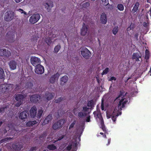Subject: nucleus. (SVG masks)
Instances as JSON below:
<instances>
[{"instance_id":"1","label":"nucleus","mask_w":151,"mask_h":151,"mask_svg":"<svg viewBox=\"0 0 151 151\" xmlns=\"http://www.w3.org/2000/svg\"><path fill=\"white\" fill-rule=\"evenodd\" d=\"M128 100H124V99H122L119 102V103L117 107H115L114 110L112 114L111 115L109 118L112 117V119L113 122H115L116 120V118L119 115H121L122 112L121 111L122 110V108L124 107L125 105L128 102Z\"/></svg>"},{"instance_id":"2","label":"nucleus","mask_w":151,"mask_h":151,"mask_svg":"<svg viewBox=\"0 0 151 151\" xmlns=\"http://www.w3.org/2000/svg\"><path fill=\"white\" fill-rule=\"evenodd\" d=\"M14 88V85L12 84L3 85L0 86V91L5 94L11 92Z\"/></svg>"},{"instance_id":"3","label":"nucleus","mask_w":151,"mask_h":151,"mask_svg":"<svg viewBox=\"0 0 151 151\" xmlns=\"http://www.w3.org/2000/svg\"><path fill=\"white\" fill-rule=\"evenodd\" d=\"M25 97L22 94H17L15 95L14 98L17 101L15 104L16 107H19L21 106L23 103Z\"/></svg>"},{"instance_id":"4","label":"nucleus","mask_w":151,"mask_h":151,"mask_svg":"<svg viewBox=\"0 0 151 151\" xmlns=\"http://www.w3.org/2000/svg\"><path fill=\"white\" fill-rule=\"evenodd\" d=\"M11 55V53L10 51L5 49H0V56L4 57V60L8 59Z\"/></svg>"},{"instance_id":"5","label":"nucleus","mask_w":151,"mask_h":151,"mask_svg":"<svg viewBox=\"0 0 151 151\" xmlns=\"http://www.w3.org/2000/svg\"><path fill=\"white\" fill-rule=\"evenodd\" d=\"M14 12L12 11H9L6 12L4 14V20L6 22L11 21L14 18Z\"/></svg>"},{"instance_id":"6","label":"nucleus","mask_w":151,"mask_h":151,"mask_svg":"<svg viewBox=\"0 0 151 151\" xmlns=\"http://www.w3.org/2000/svg\"><path fill=\"white\" fill-rule=\"evenodd\" d=\"M81 54L86 59H88L91 55V53L86 47L82 48L81 50Z\"/></svg>"},{"instance_id":"7","label":"nucleus","mask_w":151,"mask_h":151,"mask_svg":"<svg viewBox=\"0 0 151 151\" xmlns=\"http://www.w3.org/2000/svg\"><path fill=\"white\" fill-rule=\"evenodd\" d=\"M40 18V15L39 14H34L30 17L29 22L32 24H34L39 21Z\"/></svg>"},{"instance_id":"8","label":"nucleus","mask_w":151,"mask_h":151,"mask_svg":"<svg viewBox=\"0 0 151 151\" xmlns=\"http://www.w3.org/2000/svg\"><path fill=\"white\" fill-rule=\"evenodd\" d=\"M40 96L37 94H35L32 95L30 98V100L32 103L36 104L39 102L40 99Z\"/></svg>"},{"instance_id":"9","label":"nucleus","mask_w":151,"mask_h":151,"mask_svg":"<svg viewBox=\"0 0 151 151\" xmlns=\"http://www.w3.org/2000/svg\"><path fill=\"white\" fill-rule=\"evenodd\" d=\"M23 144L21 142H18L13 143L12 146L13 149L15 151H19L23 147Z\"/></svg>"},{"instance_id":"10","label":"nucleus","mask_w":151,"mask_h":151,"mask_svg":"<svg viewBox=\"0 0 151 151\" xmlns=\"http://www.w3.org/2000/svg\"><path fill=\"white\" fill-rule=\"evenodd\" d=\"M15 33L14 32L11 31H9L6 34V36L8 38V41L10 42H14L15 40Z\"/></svg>"},{"instance_id":"11","label":"nucleus","mask_w":151,"mask_h":151,"mask_svg":"<svg viewBox=\"0 0 151 151\" xmlns=\"http://www.w3.org/2000/svg\"><path fill=\"white\" fill-rule=\"evenodd\" d=\"M31 63L34 66H35L40 65L41 63L40 59L35 56H32L30 58Z\"/></svg>"},{"instance_id":"12","label":"nucleus","mask_w":151,"mask_h":151,"mask_svg":"<svg viewBox=\"0 0 151 151\" xmlns=\"http://www.w3.org/2000/svg\"><path fill=\"white\" fill-rule=\"evenodd\" d=\"M35 71V73L38 74H42L44 72V68L43 66L40 64L36 66Z\"/></svg>"},{"instance_id":"13","label":"nucleus","mask_w":151,"mask_h":151,"mask_svg":"<svg viewBox=\"0 0 151 151\" xmlns=\"http://www.w3.org/2000/svg\"><path fill=\"white\" fill-rule=\"evenodd\" d=\"M88 25L83 23L81 30V36H84L86 35L88 32Z\"/></svg>"},{"instance_id":"14","label":"nucleus","mask_w":151,"mask_h":151,"mask_svg":"<svg viewBox=\"0 0 151 151\" xmlns=\"http://www.w3.org/2000/svg\"><path fill=\"white\" fill-rule=\"evenodd\" d=\"M60 75L58 73H57L52 75L49 78V81L52 84L54 83L56 81V80H58Z\"/></svg>"},{"instance_id":"15","label":"nucleus","mask_w":151,"mask_h":151,"mask_svg":"<svg viewBox=\"0 0 151 151\" xmlns=\"http://www.w3.org/2000/svg\"><path fill=\"white\" fill-rule=\"evenodd\" d=\"M37 109L35 106H33L31 108L29 111L30 116L32 118H34L37 115Z\"/></svg>"},{"instance_id":"16","label":"nucleus","mask_w":151,"mask_h":151,"mask_svg":"<svg viewBox=\"0 0 151 151\" xmlns=\"http://www.w3.org/2000/svg\"><path fill=\"white\" fill-rule=\"evenodd\" d=\"M62 120H60L55 123L52 126V128L54 130L57 129L61 127L63 124Z\"/></svg>"},{"instance_id":"17","label":"nucleus","mask_w":151,"mask_h":151,"mask_svg":"<svg viewBox=\"0 0 151 151\" xmlns=\"http://www.w3.org/2000/svg\"><path fill=\"white\" fill-rule=\"evenodd\" d=\"M9 65L12 70H14L16 69L17 63L15 60H12L9 62Z\"/></svg>"},{"instance_id":"18","label":"nucleus","mask_w":151,"mask_h":151,"mask_svg":"<svg viewBox=\"0 0 151 151\" xmlns=\"http://www.w3.org/2000/svg\"><path fill=\"white\" fill-rule=\"evenodd\" d=\"M54 93H50L48 91L46 92L45 95V98L47 101L51 100L54 96Z\"/></svg>"},{"instance_id":"19","label":"nucleus","mask_w":151,"mask_h":151,"mask_svg":"<svg viewBox=\"0 0 151 151\" xmlns=\"http://www.w3.org/2000/svg\"><path fill=\"white\" fill-rule=\"evenodd\" d=\"M45 8L48 12H50L51 10V8L53 6V3L52 1H49L45 4Z\"/></svg>"},{"instance_id":"20","label":"nucleus","mask_w":151,"mask_h":151,"mask_svg":"<svg viewBox=\"0 0 151 151\" xmlns=\"http://www.w3.org/2000/svg\"><path fill=\"white\" fill-rule=\"evenodd\" d=\"M132 59L135 61H139V58H141L142 56L141 54H139L138 53H133L132 56Z\"/></svg>"},{"instance_id":"21","label":"nucleus","mask_w":151,"mask_h":151,"mask_svg":"<svg viewBox=\"0 0 151 151\" xmlns=\"http://www.w3.org/2000/svg\"><path fill=\"white\" fill-rule=\"evenodd\" d=\"M28 113L27 111H24L20 113L19 116V118L20 119L23 120L26 119L27 117Z\"/></svg>"},{"instance_id":"22","label":"nucleus","mask_w":151,"mask_h":151,"mask_svg":"<svg viewBox=\"0 0 151 151\" xmlns=\"http://www.w3.org/2000/svg\"><path fill=\"white\" fill-rule=\"evenodd\" d=\"M100 20L102 23L105 24L107 22L106 14L104 12L101 15Z\"/></svg>"},{"instance_id":"23","label":"nucleus","mask_w":151,"mask_h":151,"mask_svg":"<svg viewBox=\"0 0 151 151\" xmlns=\"http://www.w3.org/2000/svg\"><path fill=\"white\" fill-rule=\"evenodd\" d=\"M52 118V115H49L44 120V122L42 123V124H48L49 121L51 120Z\"/></svg>"},{"instance_id":"24","label":"nucleus","mask_w":151,"mask_h":151,"mask_svg":"<svg viewBox=\"0 0 151 151\" xmlns=\"http://www.w3.org/2000/svg\"><path fill=\"white\" fill-rule=\"evenodd\" d=\"M68 77L67 76L62 77L60 79V84L62 85H64L68 80Z\"/></svg>"},{"instance_id":"25","label":"nucleus","mask_w":151,"mask_h":151,"mask_svg":"<svg viewBox=\"0 0 151 151\" xmlns=\"http://www.w3.org/2000/svg\"><path fill=\"white\" fill-rule=\"evenodd\" d=\"M37 123V122L36 120H34L33 121H29L27 122L26 123V125L27 127H30L31 126H32L34 124H36Z\"/></svg>"},{"instance_id":"26","label":"nucleus","mask_w":151,"mask_h":151,"mask_svg":"<svg viewBox=\"0 0 151 151\" xmlns=\"http://www.w3.org/2000/svg\"><path fill=\"white\" fill-rule=\"evenodd\" d=\"M97 116L100 121L101 126H104V121L101 114H97Z\"/></svg>"},{"instance_id":"27","label":"nucleus","mask_w":151,"mask_h":151,"mask_svg":"<svg viewBox=\"0 0 151 151\" xmlns=\"http://www.w3.org/2000/svg\"><path fill=\"white\" fill-rule=\"evenodd\" d=\"M139 5V4L138 2H136L135 3L134 6L133 8L132 9V11L134 13L136 12L138 10Z\"/></svg>"},{"instance_id":"28","label":"nucleus","mask_w":151,"mask_h":151,"mask_svg":"<svg viewBox=\"0 0 151 151\" xmlns=\"http://www.w3.org/2000/svg\"><path fill=\"white\" fill-rule=\"evenodd\" d=\"M5 76L3 69L0 68V79L4 80Z\"/></svg>"},{"instance_id":"29","label":"nucleus","mask_w":151,"mask_h":151,"mask_svg":"<svg viewBox=\"0 0 151 151\" xmlns=\"http://www.w3.org/2000/svg\"><path fill=\"white\" fill-rule=\"evenodd\" d=\"M24 87L26 88H31L33 87L32 83L31 82H27L25 83Z\"/></svg>"},{"instance_id":"30","label":"nucleus","mask_w":151,"mask_h":151,"mask_svg":"<svg viewBox=\"0 0 151 151\" xmlns=\"http://www.w3.org/2000/svg\"><path fill=\"white\" fill-rule=\"evenodd\" d=\"M47 148L50 150H53L56 149V146L54 144L48 145Z\"/></svg>"},{"instance_id":"31","label":"nucleus","mask_w":151,"mask_h":151,"mask_svg":"<svg viewBox=\"0 0 151 151\" xmlns=\"http://www.w3.org/2000/svg\"><path fill=\"white\" fill-rule=\"evenodd\" d=\"M94 102L93 100H91L89 101L87 104V106L91 108L94 107Z\"/></svg>"},{"instance_id":"32","label":"nucleus","mask_w":151,"mask_h":151,"mask_svg":"<svg viewBox=\"0 0 151 151\" xmlns=\"http://www.w3.org/2000/svg\"><path fill=\"white\" fill-rule=\"evenodd\" d=\"M65 99V98L64 97H61L58 98V99H55L54 102L55 103H59Z\"/></svg>"},{"instance_id":"33","label":"nucleus","mask_w":151,"mask_h":151,"mask_svg":"<svg viewBox=\"0 0 151 151\" xmlns=\"http://www.w3.org/2000/svg\"><path fill=\"white\" fill-rule=\"evenodd\" d=\"M61 48V46L60 45L56 46L54 49V52L55 53H57Z\"/></svg>"},{"instance_id":"34","label":"nucleus","mask_w":151,"mask_h":151,"mask_svg":"<svg viewBox=\"0 0 151 151\" xmlns=\"http://www.w3.org/2000/svg\"><path fill=\"white\" fill-rule=\"evenodd\" d=\"M150 57V54L149 51L146 50L145 52V58L146 60L149 59Z\"/></svg>"},{"instance_id":"35","label":"nucleus","mask_w":151,"mask_h":151,"mask_svg":"<svg viewBox=\"0 0 151 151\" xmlns=\"http://www.w3.org/2000/svg\"><path fill=\"white\" fill-rule=\"evenodd\" d=\"M43 113V111L42 110H39L38 111V113L37 115V117L39 119L41 118V117Z\"/></svg>"},{"instance_id":"36","label":"nucleus","mask_w":151,"mask_h":151,"mask_svg":"<svg viewBox=\"0 0 151 151\" xmlns=\"http://www.w3.org/2000/svg\"><path fill=\"white\" fill-rule=\"evenodd\" d=\"M117 8L120 11H122L124 9V6L121 4H118L117 5Z\"/></svg>"},{"instance_id":"37","label":"nucleus","mask_w":151,"mask_h":151,"mask_svg":"<svg viewBox=\"0 0 151 151\" xmlns=\"http://www.w3.org/2000/svg\"><path fill=\"white\" fill-rule=\"evenodd\" d=\"M87 115L86 113H83L82 111H80L78 113V115L80 117H82L83 116H85Z\"/></svg>"},{"instance_id":"38","label":"nucleus","mask_w":151,"mask_h":151,"mask_svg":"<svg viewBox=\"0 0 151 151\" xmlns=\"http://www.w3.org/2000/svg\"><path fill=\"white\" fill-rule=\"evenodd\" d=\"M118 31V27L117 26L114 27L112 30L113 33L114 35H116Z\"/></svg>"},{"instance_id":"39","label":"nucleus","mask_w":151,"mask_h":151,"mask_svg":"<svg viewBox=\"0 0 151 151\" xmlns=\"http://www.w3.org/2000/svg\"><path fill=\"white\" fill-rule=\"evenodd\" d=\"M12 138L11 137H7L4 139H3L0 140V142L1 143H3L4 142L7 141L8 140H10L12 139Z\"/></svg>"},{"instance_id":"40","label":"nucleus","mask_w":151,"mask_h":151,"mask_svg":"<svg viewBox=\"0 0 151 151\" xmlns=\"http://www.w3.org/2000/svg\"><path fill=\"white\" fill-rule=\"evenodd\" d=\"M109 68H106L101 73L102 75L107 74L109 72Z\"/></svg>"},{"instance_id":"41","label":"nucleus","mask_w":151,"mask_h":151,"mask_svg":"<svg viewBox=\"0 0 151 151\" xmlns=\"http://www.w3.org/2000/svg\"><path fill=\"white\" fill-rule=\"evenodd\" d=\"M14 88H15L14 90L15 91L18 90L21 88L20 85L19 84H16L15 86L14 85Z\"/></svg>"},{"instance_id":"42","label":"nucleus","mask_w":151,"mask_h":151,"mask_svg":"<svg viewBox=\"0 0 151 151\" xmlns=\"http://www.w3.org/2000/svg\"><path fill=\"white\" fill-rule=\"evenodd\" d=\"M89 3L88 2H86L83 3L82 4V7L84 8H86L87 7L89 6Z\"/></svg>"},{"instance_id":"43","label":"nucleus","mask_w":151,"mask_h":151,"mask_svg":"<svg viewBox=\"0 0 151 151\" xmlns=\"http://www.w3.org/2000/svg\"><path fill=\"white\" fill-rule=\"evenodd\" d=\"M124 92L123 90H121L120 91L119 95L116 98V100L118 98H119V97H122V96H123L124 94Z\"/></svg>"},{"instance_id":"44","label":"nucleus","mask_w":151,"mask_h":151,"mask_svg":"<svg viewBox=\"0 0 151 151\" xmlns=\"http://www.w3.org/2000/svg\"><path fill=\"white\" fill-rule=\"evenodd\" d=\"M76 123V120H74L73 121V122L70 125V126L69 127V129H70L73 128L74 127V126Z\"/></svg>"},{"instance_id":"45","label":"nucleus","mask_w":151,"mask_h":151,"mask_svg":"<svg viewBox=\"0 0 151 151\" xmlns=\"http://www.w3.org/2000/svg\"><path fill=\"white\" fill-rule=\"evenodd\" d=\"M39 38V37H35L33 38V39H32V42L34 43H35L37 41V39Z\"/></svg>"},{"instance_id":"46","label":"nucleus","mask_w":151,"mask_h":151,"mask_svg":"<svg viewBox=\"0 0 151 151\" xmlns=\"http://www.w3.org/2000/svg\"><path fill=\"white\" fill-rule=\"evenodd\" d=\"M47 132H44L43 134L40 136V138H43L47 136Z\"/></svg>"},{"instance_id":"47","label":"nucleus","mask_w":151,"mask_h":151,"mask_svg":"<svg viewBox=\"0 0 151 151\" xmlns=\"http://www.w3.org/2000/svg\"><path fill=\"white\" fill-rule=\"evenodd\" d=\"M89 109V108L87 107L86 106H83V111L84 112L86 113L87 112Z\"/></svg>"},{"instance_id":"48","label":"nucleus","mask_w":151,"mask_h":151,"mask_svg":"<svg viewBox=\"0 0 151 151\" xmlns=\"http://www.w3.org/2000/svg\"><path fill=\"white\" fill-rule=\"evenodd\" d=\"M12 131L13 132V133L11 134L13 135V134H14V135L15 134V133H18L19 132V129H16L15 128H14L12 130Z\"/></svg>"},{"instance_id":"49","label":"nucleus","mask_w":151,"mask_h":151,"mask_svg":"<svg viewBox=\"0 0 151 151\" xmlns=\"http://www.w3.org/2000/svg\"><path fill=\"white\" fill-rule=\"evenodd\" d=\"M101 109L102 110H104V100L103 99H102L101 103Z\"/></svg>"},{"instance_id":"50","label":"nucleus","mask_w":151,"mask_h":151,"mask_svg":"<svg viewBox=\"0 0 151 151\" xmlns=\"http://www.w3.org/2000/svg\"><path fill=\"white\" fill-rule=\"evenodd\" d=\"M116 80V78L114 77H111L110 79L108 80L109 81H112L114 80L115 81Z\"/></svg>"},{"instance_id":"51","label":"nucleus","mask_w":151,"mask_h":151,"mask_svg":"<svg viewBox=\"0 0 151 151\" xmlns=\"http://www.w3.org/2000/svg\"><path fill=\"white\" fill-rule=\"evenodd\" d=\"M18 11H19L22 14L23 13L24 14H27V13L24 11L22 9H18Z\"/></svg>"},{"instance_id":"52","label":"nucleus","mask_w":151,"mask_h":151,"mask_svg":"<svg viewBox=\"0 0 151 151\" xmlns=\"http://www.w3.org/2000/svg\"><path fill=\"white\" fill-rule=\"evenodd\" d=\"M101 129L105 133H107L106 128L105 125L101 126Z\"/></svg>"},{"instance_id":"53","label":"nucleus","mask_w":151,"mask_h":151,"mask_svg":"<svg viewBox=\"0 0 151 151\" xmlns=\"http://www.w3.org/2000/svg\"><path fill=\"white\" fill-rule=\"evenodd\" d=\"M36 150V147H32L30 149L29 151H35Z\"/></svg>"},{"instance_id":"54","label":"nucleus","mask_w":151,"mask_h":151,"mask_svg":"<svg viewBox=\"0 0 151 151\" xmlns=\"http://www.w3.org/2000/svg\"><path fill=\"white\" fill-rule=\"evenodd\" d=\"M65 136L64 135H62L60 137H59L57 139V141H59L63 139L64 137Z\"/></svg>"},{"instance_id":"55","label":"nucleus","mask_w":151,"mask_h":151,"mask_svg":"<svg viewBox=\"0 0 151 151\" xmlns=\"http://www.w3.org/2000/svg\"><path fill=\"white\" fill-rule=\"evenodd\" d=\"M66 149L68 150H70L72 148L71 145H68L66 147Z\"/></svg>"},{"instance_id":"56","label":"nucleus","mask_w":151,"mask_h":151,"mask_svg":"<svg viewBox=\"0 0 151 151\" xmlns=\"http://www.w3.org/2000/svg\"><path fill=\"white\" fill-rule=\"evenodd\" d=\"M139 35L138 33H137L135 34L134 37L137 40H138V36Z\"/></svg>"},{"instance_id":"57","label":"nucleus","mask_w":151,"mask_h":151,"mask_svg":"<svg viewBox=\"0 0 151 151\" xmlns=\"http://www.w3.org/2000/svg\"><path fill=\"white\" fill-rule=\"evenodd\" d=\"M90 116H89L87 117L86 119V121L88 122H89L90 121Z\"/></svg>"},{"instance_id":"58","label":"nucleus","mask_w":151,"mask_h":151,"mask_svg":"<svg viewBox=\"0 0 151 151\" xmlns=\"http://www.w3.org/2000/svg\"><path fill=\"white\" fill-rule=\"evenodd\" d=\"M4 109L5 108H0V114L4 112Z\"/></svg>"},{"instance_id":"59","label":"nucleus","mask_w":151,"mask_h":151,"mask_svg":"<svg viewBox=\"0 0 151 151\" xmlns=\"http://www.w3.org/2000/svg\"><path fill=\"white\" fill-rule=\"evenodd\" d=\"M111 139L110 138L109 139H108V143L106 144L107 145H109L110 144V142H111Z\"/></svg>"},{"instance_id":"60","label":"nucleus","mask_w":151,"mask_h":151,"mask_svg":"<svg viewBox=\"0 0 151 151\" xmlns=\"http://www.w3.org/2000/svg\"><path fill=\"white\" fill-rule=\"evenodd\" d=\"M149 12H150V17H151V7L150 8V9L149 10V11H148L147 12V13H148Z\"/></svg>"},{"instance_id":"61","label":"nucleus","mask_w":151,"mask_h":151,"mask_svg":"<svg viewBox=\"0 0 151 151\" xmlns=\"http://www.w3.org/2000/svg\"><path fill=\"white\" fill-rule=\"evenodd\" d=\"M17 3H19L20 2H21L22 0H14Z\"/></svg>"},{"instance_id":"62","label":"nucleus","mask_w":151,"mask_h":151,"mask_svg":"<svg viewBox=\"0 0 151 151\" xmlns=\"http://www.w3.org/2000/svg\"><path fill=\"white\" fill-rule=\"evenodd\" d=\"M58 141H57V139H56V140H53L52 141V142L53 143H55L56 142Z\"/></svg>"},{"instance_id":"63","label":"nucleus","mask_w":151,"mask_h":151,"mask_svg":"<svg viewBox=\"0 0 151 151\" xmlns=\"http://www.w3.org/2000/svg\"><path fill=\"white\" fill-rule=\"evenodd\" d=\"M96 81H97V82L98 83H99V81L98 78H96Z\"/></svg>"},{"instance_id":"64","label":"nucleus","mask_w":151,"mask_h":151,"mask_svg":"<svg viewBox=\"0 0 151 151\" xmlns=\"http://www.w3.org/2000/svg\"><path fill=\"white\" fill-rule=\"evenodd\" d=\"M103 136L105 138H107V137H106V135H105V134H104L103 135Z\"/></svg>"}]
</instances>
